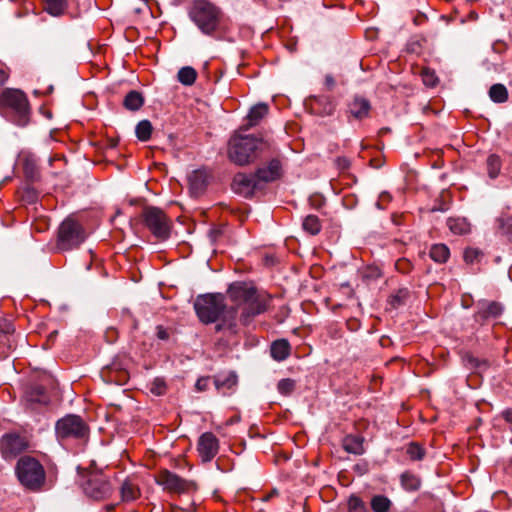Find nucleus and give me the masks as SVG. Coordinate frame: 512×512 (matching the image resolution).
<instances>
[{
	"instance_id": "obj_58",
	"label": "nucleus",
	"mask_w": 512,
	"mask_h": 512,
	"mask_svg": "<svg viewBox=\"0 0 512 512\" xmlns=\"http://www.w3.org/2000/svg\"><path fill=\"white\" fill-rule=\"evenodd\" d=\"M7 79H8V74L3 69H0V86H2L6 82Z\"/></svg>"
},
{
	"instance_id": "obj_21",
	"label": "nucleus",
	"mask_w": 512,
	"mask_h": 512,
	"mask_svg": "<svg viewBox=\"0 0 512 512\" xmlns=\"http://www.w3.org/2000/svg\"><path fill=\"white\" fill-rule=\"evenodd\" d=\"M348 114L356 120H363L369 117L371 103L368 99L356 95L348 103Z\"/></svg>"
},
{
	"instance_id": "obj_46",
	"label": "nucleus",
	"mask_w": 512,
	"mask_h": 512,
	"mask_svg": "<svg viewBox=\"0 0 512 512\" xmlns=\"http://www.w3.org/2000/svg\"><path fill=\"white\" fill-rule=\"evenodd\" d=\"M422 79L426 86L428 87H434L437 84V77L435 74L428 69L424 70L422 72Z\"/></svg>"
},
{
	"instance_id": "obj_39",
	"label": "nucleus",
	"mask_w": 512,
	"mask_h": 512,
	"mask_svg": "<svg viewBox=\"0 0 512 512\" xmlns=\"http://www.w3.org/2000/svg\"><path fill=\"white\" fill-rule=\"evenodd\" d=\"M409 296L410 291L407 288H400L389 297L388 302L392 308L396 309L404 305Z\"/></svg>"
},
{
	"instance_id": "obj_37",
	"label": "nucleus",
	"mask_w": 512,
	"mask_h": 512,
	"mask_svg": "<svg viewBox=\"0 0 512 512\" xmlns=\"http://www.w3.org/2000/svg\"><path fill=\"white\" fill-rule=\"evenodd\" d=\"M152 131L153 127L149 120L140 121L135 128L136 137L142 142H146L151 138Z\"/></svg>"
},
{
	"instance_id": "obj_27",
	"label": "nucleus",
	"mask_w": 512,
	"mask_h": 512,
	"mask_svg": "<svg viewBox=\"0 0 512 512\" xmlns=\"http://www.w3.org/2000/svg\"><path fill=\"white\" fill-rule=\"evenodd\" d=\"M447 226L450 231L456 235L468 234L471 230L470 223L461 217H451L447 220Z\"/></svg>"
},
{
	"instance_id": "obj_45",
	"label": "nucleus",
	"mask_w": 512,
	"mask_h": 512,
	"mask_svg": "<svg viewBox=\"0 0 512 512\" xmlns=\"http://www.w3.org/2000/svg\"><path fill=\"white\" fill-rule=\"evenodd\" d=\"M150 391L157 396L163 395L166 392V384L164 380L160 378L154 379Z\"/></svg>"
},
{
	"instance_id": "obj_28",
	"label": "nucleus",
	"mask_w": 512,
	"mask_h": 512,
	"mask_svg": "<svg viewBox=\"0 0 512 512\" xmlns=\"http://www.w3.org/2000/svg\"><path fill=\"white\" fill-rule=\"evenodd\" d=\"M343 448L348 453L361 455L364 452L363 439L359 436L348 435L343 440Z\"/></svg>"
},
{
	"instance_id": "obj_30",
	"label": "nucleus",
	"mask_w": 512,
	"mask_h": 512,
	"mask_svg": "<svg viewBox=\"0 0 512 512\" xmlns=\"http://www.w3.org/2000/svg\"><path fill=\"white\" fill-rule=\"evenodd\" d=\"M140 495L139 488L131 480H125L121 486V497L123 501H134Z\"/></svg>"
},
{
	"instance_id": "obj_41",
	"label": "nucleus",
	"mask_w": 512,
	"mask_h": 512,
	"mask_svg": "<svg viewBox=\"0 0 512 512\" xmlns=\"http://www.w3.org/2000/svg\"><path fill=\"white\" fill-rule=\"evenodd\" d=\"M406 453L413 461L422 460L425 456V449L416 442H411L406 449Z\"/></svg>"
},
{
	"instance_id": "obj_16",
	"label": "nucleus",
	"mask_w": 512,
	"mask_h": 512,
	"mask_svg": "<svg viewBox=\"0 0 512 512\" xmlns=\"http://www.w3.org/2000/svg\"><path fill=\"white\" fill-rule=\"evenodd\" d=\"M306 105L313 114L319 116H330L334 113L336 103L330 96H311L306 100Z\"/></svg>"
},
{
	"instance_id": "obj_4",
	"label": "nucleus",
	"mask_w": 512,
	"mask_h": 512,
	"mask_svg": "<svg viewBox=\"0 0 512 512\" xmlns=\"http://www.w3.org/2000/svg\"><path fill=\"white\" fill-rule=\"evenodd\" d=\"M0 111L13 123L24 127L30 120L27 96L19 89L7 88L0 95Z\"/></svg>"
},
{
	"instance_id": "obj_20",
	"label": "nucleus",
	"mask_w": 512,
	"mask_h": 512,
	"mask_svg": "<svg viewBox=\"0 0 512 512\" xmlns=\"http://www.w3.org/2000/svg\"><path fill=\"white\" fill-rule=\"evenodd\" d=\"M213 383L217 391L226 396L235 391L238 383V377L233 371L220 373L214 376Z\"/></svg>"
},
{
	"instance_id": "obj_59",
	"label": "nucleus",
	"mask_w": 512,
	"mask_h": 512,
	"mask_svg": "<svg viewBox=\"0 0 512 512\" xmlns=\"http://www.w3.org/2000/svg\"><path fill=\"white\" fill-rule=\"evenodd\" d=\"M448 210V206L446 204H441V205H435L433 208H432V211H441V212H444V211H447Z\"/></svg>"
},
{
	"instance_id": "obj_5",
	"label": "nucleus",
	"mask_w": 512,
	"mask_h": 512,
	"mask_svg": "<svg viewBox=\"0 0 512 512\" xmlns=\"http://www.w3.org/2000/svg\"><path fill=\"white\" fill-rule=\"evenodd\" d=\"M189 17L203 34L211 36L220 29L223 13L209 1L195 0L189 10Z\"/></svg>"
},
{
	"instance_id": "obj_44",
	"label": "nucleus",
	"mask_w": 512,
	"mask_h": 512,
	"mask_svg": "<svg viewBox=\"0 0 512 512\" xmlns=\"http://www.w3.org/2000/svg\"><path fill=\"white\" fill-rule=\"evenodd\" d=\"M348 508L349 512H366L365 503L356 495L350 496Z\"/></svg>"
},
{
	"instance_id": "obj_11",
	"label": "nucleus",
	"mask_w": 512,
	"mask_h": 512,
	"mask_svg": "<svg viewBox=\"0 0 512 512\" xmlns=\"http://www.w3.org/2000/svg\"><path fill=\"white\" fill-rule=\"evenodd\" d=\"M83 491L94 500H103L111 494L112 487L103 474H91L83 483Z\"/></svg>"
},
{
	"instance_id": "obj_8",
	"label": "nucleus",
	"mask_w": 512,
	"mask_h": 512,
	"mask_svg": "<svg viewBox=\"0 0 512 512\" xmlns=\"http://www.w3.org/2000/svg\"><path fill=\"white\" fill-rule=\"evenodd\" d=\"M55 433L59 441H82L88 438L89 427L80 416L68 414L56 422Z\"/></svg>"
},
{
	"instance_id": "obj_61",
	"label": "nucleus",
	"mask_w": 512,
	"mask_h": 512,
	"mask_svg": "<svg viewBox=\"0 0 512 512\" xmlns=\"http://www.w3.org/2000/svg\"><path fill=\"white\" fill-rule=\"evenodd\" d=\"M438 512H444L443 508L440 507Z\"/></svg>"
},
{
	"instance_id": "obj_38",
	"label": "nucleus",
	"mask_w": 512,
	"mask_h": 512,
	"mask_svg": "<svg viewBox=\"0 0 512 512\" xmlns=\"http://www.w3.org/2000/svg\"><path fill=\"white\" fill-rule=\"evenodd\" d=\"M302 227L304 231L311 235H317L321 231V222L315 215H308L304 218Z\"/></svg>"
},
{
	"instance_id": "obj_40",
	"label": "nucleus",
	"mask_w": 512,
	"mask_h": 512,
	"mask_svg": "<svg viewBox=\"0 0 512 512\" xmlns=\"http://www.w3.org/2000/svg\"><path fill=\"white\" fill-rule=\"evenodd\" d=\"M23 169H24L25 175L28 178L34 179L37 176V173H38L37 161L33 155H27L24 157Z\"/></svg>"
},
{
	"instance_id": "obj_3",
	"label": "nucleus",
	"mask_w": 512,
	"mask_h": 512,
	"mask_svg": "<svg viewBox=\"0 0 512 512\" xmlns=\"http://www.w3.org/2000/svg\"><path fill=\"white\" fill-rule=\"evenodd\" d=\"M269 142L252 136L233 135L228 143V158L237 165H246L272 153Z\"/></svg>"
},
{
	"instance_id": "obj_17",
	"label": "nucleus",
	"mask_w": 512,
	"mask_h": 512,
	"mask_svg": "<svg viewBox=\"0 0 512 512\" xmlns=\"http://www.w3.org/2000/svg\"><path fill=\"white\" fill-rule=\"evenodd\" d=\"M255 173L264 188L266 183L273 182L281 178L283 174L282 162L278 158H273L267 165L258 168Z\"/></svg>"
},
{
	"instance_id": "obj_19",
	"label": "nucleus",
	"mask_w": 512,
	"mask_h": 512,
	"mask_svg": "<svg viewBox=\"0 0 512 512\" xmlns=\"http://www.w3.org/2000/svg\"><path fill=\"white\" fill-rule=\"evenodd\" d=\"M211 172L206 168L193 170L189 176L190 190L194 195L202 194L211 180Z\"/></svg>"
},
{
	"instance_id": "obj_13",
	"label": "nucleus",
	"mask_w": 512,
	"mask_h": 512,
	"mask_svg": "<svg viewBox=\"0 0 512 512\" xmlns=\"http://www.w3.org/2000/svg\"><path fill=\"white\" fill-rule=\"evenodd\" d=\"M29 446L28 439L18 433L5 434L1 439V451L5 459H13Z\"/></svg>"
},
{
	"instance_id": "obj_2",
	"label": "nucleus",
	"mask_w": 512,
	"mask_h": 512,
	"mask_svg": "<svg viewBox=\"0 0 512 512\" xmlns=\"http://www.w3.org/2000/svg\"><path fill=\"white\" fill-rule=\"evenodd\" d=\"M194 310L199 320L204 324L214 323L217 331L227 330L230 334H236L237 308L227 307L222 294L199 295L194 302Z\"/></svg>"
},
{
	"instance_id": "obj_7",
	"label": "nucleus",
	"mask_w": 512,
	"mask_h": 512,
	"mask_svg": "<svg viewBox=\"0 0 512 512\" xmlns=\"http://www.w3.org/2000/svg\"><path fill=\"white\" fill-rule=\"evenodd\" d=\"M85 229L75 218H65L58 227L56 248L59 251L77 249L86 239Z\"/></svg>"
},
{
	"instance_id": "obj_60",
	"label": "nucleus",
	"mask_w": 512,
	"mask_h": 512,
	"mask_svg": "<svg viewBox=\"0 0 512 512\" xmlns=\"http://www.w3.org/2000/svg\"><path fill=\"white\" fill-rule=\"evenodd\" d=\"M277 494V491L276 490H273L270 494H268L265 498V500H269L273 495H276Z\"/></svg>"
},
{
	"instance_id": "obj_33",
	"label": "nucleus",
	"mask_w": 512,
	"mask_h": 512,
	"mask_svg": "<svg viewBox=\"0 0 512 512\" xmlns=\"http://www.w3.org/2000/svg\"><path fill=\"white\" fill-rule=\"evenodd\" d=\"M45 10L53 16L64 14L67 9V0H44Z\"/></svg>"
},
{
	"instance_id": "obj_23",
	"label": "nucleus",
	"mask_w": 512,
	"mask_h": 512,
	"mask_svg": "<svg viewBox=\"0 0 512 512\" xmlns=\"http://www.w3.org/2000/svg\"><path fill=\"white\" fill-rule=\"evenodd\" d=\"M102 378L107 383L124 385L128 381V373L125 370H117L114 367H106L101 372Z\"/></svg>"
},
{
	"instance_id": "obj_31",
	"label": "nucleus",
	"mask_w": 512,
	"mask_h": 512,
	"mask_svg": "<svg viewBox=\"0 0 512 512\" xmlns=\"http://www.w3.org/2000/svg\"><path fill=\"white\" fill-rule=\"evenodd\" d=\"M15 348L14 340L10 333V327L0 334V357L5 358Z\"/></svg>"
},
{
	"instance_id": "obj_36",
	"label": "nucleus",
	"mask_w": 512,
	"mask_h": 512,
	"mask_svg": "<svg viewBox=\"0 0 512 512\" xmlns=\"http://www.w3.org/2000/svg\"><path fill=\"white\" fill-rule=\"evenodd\" d=\"M370 505L374 512H389L392 502L384 495H375L372 497Z\"/></svg>"
},
{
	"instance_id": "obj_42",
	"label": "nucleus",
	"mask_w": 512,
	"mask_h": 512,
	"mask_svg": "<svg viewBox=\"0 0 512 512\" xmlns=\"http://www.w3.org/2000/svg\"><path fill=\"white\" fill-rule=\"evenodd\" d=\"M296 383L290 378L281 379L277 384L278 392L284 396L290 395L295 389Z\"/></svg>"
},
{
	"instance_id": "obj_51",
	"label": "nucleus",
	"mask_w": 512,
	"mask_h": 512,
	"mask_svg": "<svg viewBox=\"0 0 512 512\" xmlns=\"http://www.w3.org/2000/svg\"><path fill=\"white\" fill-rule=\"evenodd\" d=\"M336 85L334 77L330 74L325 76V86L328 91H332Z\"/></svg>"
},
{
	"instance_id": "obj_53",
	"label": "nucleus",
	"mask_w": 512,
	"mask_h": 512,
	"mask_svg": "<svg viewBox=\"0 0 512 512\" xmlns=\"http://www.w3.org/2000/svg\"><path fill=\"white\" fill-rule=\"evenodd\" d=\"M310 203L313 207L319 209L322 206V204L324 203V200L319 196H312L310 198Z\"/></svg>"
},
{
	"instance_id": "obj_15",
	"label": "nucleus",
	"mask_w": 512,
	"mask_h": 512,
	"mask_svg": "<svg viewBox=\"0 0 512 512\" xmlns=\"http://www.w3.org/2000/svg\"><path fill=\"white\" fill-rule=\"evenodd\" d=\"M197 449L201 460L210 462L219 451V441L213 433L205 432L198 440Z\"/></svg>"
},
{
	"instance_id": "obj_32",
	"label": "nucleus",
	"mask_w": 512,
	"mask_h": 512,
	"mask_svg": "<svg viewBox=\"0 0 512 512\" xmlns=\"http://www.w3.org/2000/svg\"><path fill=\"white\" fill-rule=\"evenodd\" d=\"M486 167L489 177L491 179L497 178L502 167L501 158L497 154H490L486 159Z\"/></svg>"
},
{
	"instance_id": "obj_25",
	"label": "nucleus",
	"mask_w": 512,
	"mask_h": 512,
	"mask_svg": "<svg viewBox=\"0 0 512 512\" xmlns=\"http://www.w3.org/2000/svg\"><path fill=\"white\" fill-rule=\"evenodd\" d=\"M269 107L265 103L253 106L247 116L249 127L256 126L267 114Z\"/></svg>"
},
{
	"instance_id": "obj_47",
	"label": "nucleus",
	"mask_w": 512,
	"mask_h": 512,
	"mask_svg": "<svg viewBox=\"0 0 512 512\" xmlns=\"http://www.w3.org/2000/svg\"><path fill=\"white\" fill-rule=\"evenodd\" d=\"M396 269L401 273H408L411 269V263L407 259H399L395 263Z\"/></svg>"
},
{
	"instance_id": "obj_26",
	"label": "nucleus",
	"mask_w": 512,
	"mask_h": 512,
	"mask_svg": "<svg viewBox=\"0 0 512 512\" xmlns=\"http://www.w3.org/2000/svg\"><path fill=\"white\" fill-rule=\"evenodd\" d=\"M400 482L402 488L408 492L417 491L421 487L420 477L410 471L401 474Z\"/></svg>"
},
{
	"instance_id": "obj_9",
	"label": "nucleus",
	"mask_w": 512,
	"mask_h": 512,
	"mask_svg": "<svg viewBox=\"0 0 512 512\" xmlns=\"http://www.w3.org/2000/svg\"><path fill=\"white\" fill-rule=\"evenodd\" d=\"M142 219L149 231L159 240H166L170 236L171 222L166 214L159 208L148 206L143 209Z\"/></svg>"
},
{
	"instance_id": "obj_52",
	"label": "nucleus",
	"mask_w": 512,
	"mask_h": 512,
	"mask_svg": "<svg viewBox=\"0 0 512 512\" xmlns=\"http://www.w3.org/2000/svg\"><path fill=\"white\" fill-rule=\"evenodd\" d=\"M157 337L161 340H167L169 333L163 326H157Z\"/></svg>"
},
{
	"instance_id": "obj_50",
	"label": "nucleus",
	"mask_w": 512,
	"mask_h": 512,
	"mask_svg": "<svg viewBox=\"0 0 512 512\" xmlns=\"http://www.w3.org/2000/svg\"><path fill=\"white\" fill-rule=\"evenodd\" d=\"M390 201H391V195L388 192H383L380 194L379 200L377 201L376 206L379 209H384L385 207H384L383 203H388Z\"/></svg>"
},
{
	"instance_id": "obj_12",
	"label": "nucleus",
	"mask_w": 512,
	"mask_h": 512,
	"mask_svg": "<svg viewBox=\"0 0 512 512\" xmlns=\"http://www.w3.org/2000/svg\"><path fill=\"white\" fill-rule=\"evenodd\" d=\"M231 188L235 193L245 198L252 197L256 191L263 189L256 173H237L233 178Z\"/></svg>"
},
{
	"instance_id": "obj_24",
	"label": "nucleus",
	"mask_w": 512,
	"mask_h": 512,
	"mask_svg": "<svg viewBox=\"0 0 512 512\" xmlns=\"http://www.w3.org/2000/svg\"><path fill=\"white\" fill-rule=\"evenodd\" d=\"M144 105L143 95L136 90L129 91L123 100V106L130 111H137Z\"/></svg>"
},
{
	"instance_id": "obj_18",
	"label": "nucleus",
	"mask_w": 512,
	"mask_h": 512,
	"mask_svg": "<svg viewBox=\"0 0 512 512\" xmlns=\"http://www.w3.org/2000/svg\"><path fill=\"white\" fill-rule=\"evenodd\" d=\"M504 311V306L497 301H481L478 304V310L475 319L478 322H485L490 319L499 318Z\"/></svg>"
},
{
	"instance_id": "obj_48",
	"label": "nucleus",
	"mask_w": 512,
	"mask_h": 512,
	"mask_svg": "<svg viewBox=\"0 0 512 512\" xmlns=\"http://www.w3.org/2000/svg\"><path fill=\"white\" fill-rule=\"evenodd\" d=\"M212 379L210 377H201L197 380L195 387L198 391L202 392L208 389Z\"/></svg>"
},
{
	"instance_id": "obj_14",
	"label": "nucleus",
	"mask_w": 512,
	"mask_h": 512,
	"mask_svg": "<svg viewBox=\"0 0 512 512\" xmlns=\"http://www.w3.org/2000/svg\"><path fill=\"white\" fill-rule=\"evenodd\" d=\"M22 401L25 408L33 412L48 405L50 398L43 386L31 385L26 388Z\"/></svg>"
},
{
	"instance_id": "obj_22",
	"label": "nucleus",
	"mask_w": 512,
	"mask_h": 512,
	"mask_svg": "<svg viewBox=\"0 0 512 512\" xmlns=\"http://www.w3.org/2000/svg\"><path fill=\"white\" fill-rule=\"evenodd\" d=\"M290 352L291 346L288 340L286 339H278L272 342L270 346L271 357L278 362L287 359L290 355Z\"/></svg>"
},
{
	"instance_id": "obj_57",
	"label": "nucleus",
	"mask_w": 512,
	"mask_h": 512,
	"mask_svg": "<svg viewBox=\"0 0 512 512\" xmlns=\"http://www.w3.org/2000/svg\"><path fill=\"white\" fill-rule=\"evenodd\" d=\"M425 21H426V16H425L424 14L417 15V16L414 18V23H415L416 25L423 24Z\"/></svg>"
},
{
	"instance_id": "obj_29",
	"label": "nucleus",
	"mask_w": 512,
	"mask_h": 512,
	"mask_svg": "<svg viewBox=\"0 0 512 512\" xmlns=\"http://www.w3.org/2000/svg\"><path fill=\"white\" fill-rule=\"evenodd\" d=\"M429 255L436 263H445L450 256V250L445 244H434L429 252Z\"/></svg>"
},
{
	"instance_id": "obj_35",
	"label": "nucleus",
	"mask_w": 512,
	"mask_h": 512,
	"mask_svg": "<svg viewBox=\"0 0 512 512\" xmlns=\"http://www.w3.org/2000/svg\"><path fill=\"white\" fill-rule=\"evenodd\" d=\"M489 97L495 103H504L508 99V90L503 84H493L489 89Z\"/></svg>"
},
{
	"instance_id": "obj_6",
	"label": "nucleus",
	"mask_w": 512,
	"mask_h": 512,
	"mask_svg": "<svg viewBox=\"0 0 512 512\" xmlns=\"http://www.w3.org/2000/svg\"><path fill=\"white\" fill-rule=\"evenodd\" d=\"M15 471L19 482L29 490L37 491L45 483L46 473L44 467L33 457H20Z\"/></svg>"
},
{
	"instance_id": "obj_1",
	"label": "nucleus",
	"mask_w": 512,
	"mask_h": 512,
	"mask_svg": "<svg viewBox=\"0 0 512 512\" xmlns=\"http://www.w3.org/2000/svg\"><path fill=\"white\" fill-rule=\"evenodd\" d=\"M229 299L237 308V323L243 326L249 325L256 316L264 313L271 302V296L260 292L256 287L247 282L237 281L229 285L227 290Z\"/></svg>"
},
{
	"instance_id": "obj_34",
	"label": "nucleus",
	"mask_w": 512,
	"mask_h": 512,
	"mask_svg": "<svg viewBox=\"0 0 512 512\" xmlns=\"http://www.w3.org/2000/svg\"><path fill=\"white\" fill-rule=\"evenodd\" d=\"M197 78V72L193 67L185 66L182 67L177 74L178 81L185 85V86H191L195 83Z\"/></svg>"
},
{
	"instance_id": "obj_55",
	"label": "nucleus",
	"mask_w": 512,
	"mask_h": 512,
	"mask_svg": "<svg viewBox=\"0 0 512 512\" xmlns=\"http://www.w3.org/2000/svg\"><path fill=\"white\" fill-rule=\"evenodd\" d=\"M501 416L505 419L506 422L512 424V407L503 410L501 412Z\"/></svg>"
},
{
	"instance_id": "obj_43",
	"label": "nucleus",
	"mask_w": 512,
	"mask_h": 512,
	"mask_svg": "<svg viewBox=\"0 0 512 512\" xmlns=\"http://www.w3.org/2000/svg\"><path fill=\"white\" fill-rule=\"evenodd\" d=\"M483 257V253L478 248H467L464 251V260L468 264L478 263Z\"/></svg>"
},
{
	"instance_id": "obj_54",
	"label": "nucleus",
	"mask_w": 512,
	"mask_h": 512,
	"mask_svg": "<svg viewBox=\"0 0 512 512\" xmlns=\"http://www.w3.org/2000/svg\"><path fill=\"white\" fill-rule=\"evenodd\" d=\"M337 166L341 170H346V169L349 168L350 162H349V160L347 158H338L337 159Z\"/></svg>"
},
{
	"instance_id": "obj_49",
	"label": "nucleus",
	"mask_w": 512,
	"mask_h": 512,
	"mask_svg": "<svg viewBox=\"0 0 512 512\" xmlns=\"http://www.w3.org/2000/svg\"><path fill=\"white\" fill-rule=\"evenodd\" d=\"M22 197L28 203H34L37 200V194H36V191L33 188L25 189Z\"/></svg>"
},
{
	"instance_id": "obj_10",
	"label": "nucleus",
	"mask_w": 512,
	"mask_h": 512,
	"mask_svg": "<svg viewBox=\"0 0 512 512\" xmlns=\"http://www.w3.org/2000/svg\"><path fill=\"white\" fill-rule=\"evenodd\" d=\"M155 481L163 487V490L175 494H187L198 488L195 481L184 479L168 469L161 470L156 475Z\"/></svg>"
},
{
	"instance_id": "obj_56",
	"label": "nucleus",
	"mask_w": 512,
	"mask_h": 512,
	"mask_svg": "<svg viewBox=\"0 0 512 512\" xmlns=\"http://www.w3.org/2000/svg\"><path fill=\"white\" fill-rule=\"evenodd\" d=\"M57 334H58V332H57L56 330H55V331H53V332H51V333L49 334V336H48V338H47V341H46V343H45V347H47V348H48V347H49V346L54 342V340H55V339H56V337H57Z\"/></svg>"
}]
</instances>
